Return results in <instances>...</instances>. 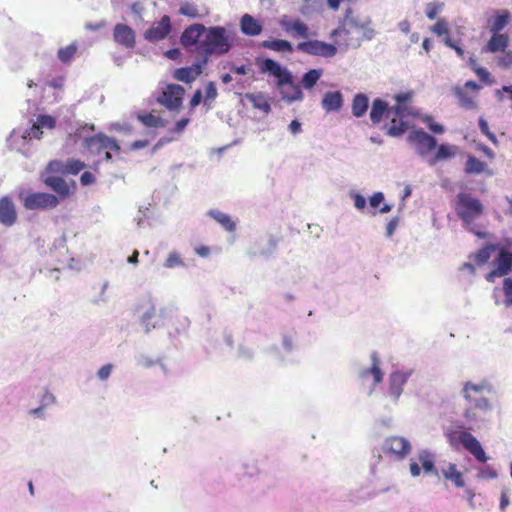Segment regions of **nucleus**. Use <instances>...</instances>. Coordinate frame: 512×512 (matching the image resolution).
Listing matches in <instances>:
<instances>
[{
  "label": "nucleus",
  "instance_id": "obj_28",
  "mask_svg": "<svg viewBox=\"0 0 512 512\" xmlns=\"http://www.w3.org/2000/svg\"><path fill=\"white\" fill-rule=\"evenodd\" d=\"M510 13L507 10H499L495 16L488 21V29L491 33H499L509 23Z\"/></svg>",
  "mask_w": 512,
  "mask_h": 512
},
{
  "label": "nucleus",
  "instance_id": "obj_42",
  "mask_svg": "<svg viewBox=\"0 0 512 512\" xmlns=\"http://www.w3.org/2000/svg\"><path fill=\"white\" fill-rule=\"evenodd\" d=\"M139 121L147 127H165L166 122L159 116L153 114H138Z\"/></svg>",
  "mask_w": 512,
  "mask_h": 512
},
{
  "label": "nucleus",
  "instance_id": "obj_2",
  "mask_svg": "<svg viewBox=\"0 0 512 512\" xmlns=\"http://www.w3.org/2000/svg\"><path fill=\"white\" fill-rule=\"evenodd\" d=\"M412 96V92H404L395 95L394 99L396 104L390 107V113L392 117L391 125L387 130V134L389 136H401L408 129V124L403 119L414 115L412 107L409 105Z\"/></svg>",
  "mask_w": 512,
  "mask_h": 512
},
{
  "label": "nucleus",
  "instance_id": "obj_4",
  "mask_svg": "<svg viewBox=\"0 0 512 512\" xmlns=\"http://www.w3.org/2000/svg\"><path fill=\"white\" fill-rule=\"evenodd\" d=\"M445 436L449 445L454 449H458L462 444L479 462L485 463L488 460L480 442L471 433L449 428L446 430Z\"/></svg>",
  "mask_w": 512,
  "mask_h": 512
},
{
  "label": "nucleus",
  "instance_id": "obj_20",
  "mask_svg": "<svg viewBox=\"0 0 512 512\" xmlns=\"http://www.w3.org/2000/svg\"><path fill=\"white\" fill-rule=\"evenodd\" d=\"M347 22H351L353 31L356 36L360 37L361 42L363 40H371L375 36V30L371 27V19L365 17L363 19L355 16L347 15L345 17Z\"/></svg>",
  "mask_w": 512,
  "mask_h": 512
},
{
  "label": "nucleus",
  "instance_id": "obj_14",
  "mask_svg": "<svg viewBox=\"0 0 512 512\" xmlns=\"http://www.w3.org/2000/svg\"><path fill=\"white\" fill-rule=\"evenodd\" d=\"M495 268L486 275V280L493 282L495 278L506 276L512 270V253L501 249L494 262Z\"/></svg>",
  "mask_w": 512,
  "mask_h": 512
},
{
  "label": "nucleus",
  "instance_id": "obj_34",
  "mask_svg": "<svg viewBox=\"0 0 512 512\" xmlns=\"http://www.w3.org/2000/svg\"><path fill=\"white\" fill-rule=\"evenodd\" d=\"M454 92L462 108L467 110H473L477 108V103L474 97L469 95V93L464 88L456 87Z\"/></svg>",
  "mask_w": 512,
  "mask_h": 512
},
{
  "label": "nucleus",
  "instance_id": "obj_38",
  "mask_svg": "<svg viewBox=\"0 0 512 512\" xmlns=\"http://www.w3.org/2000/svg\"><path fill=\"white\" fill-rule=\"evenodd\" d=\"M113 39L117 44L128 48V26L125 24H117L114 28Z\"/></svg>",
  "mask_w": 512,
  "mask_h": 512
},
{
  "label": "nucleus",
  "instance_id": "obj_3",
  "mask_svg": "<svg viewBox=\"0 0 512 512\" xmlns=\"http://www.w3.org/2000/svg\"><path fill=\"white\" fill-rule=\"evenodd\" d=\"M198 49L203 52V58H207V61L213 54L223 55L228 53L231 49V44L226 29L222 26L206 28L204 38Z\"/></svg>",
  "mask_w": 512,
  "mask_h": 512
},
{
  "label": "nucleus",
  "instance_id": "obj_5",
  "mask_svg": "<svg viewBox=\"0 0 512 512\" xmlns=\"http://www.w3.org/2000/svg\"><path fill=\"white\" fill-rule=\"evenodd\" d=\"M262 71L269 72L275 78H277V86L283 87L288 85L291 89V93L284 94V98L289 101L300 100L303 97V93L298 85L294 84L291 73L283 68L278 62L273 59H265L262 63Z\"/></svg>",
  "mask_w": 512,
  "mask_h": 512
},
{
  "label": "nucleus",
  "instance_id": "obj_46",
  "mask_svg": "<svg viewBox=\"0 0 512 512\" xmlns=\"http://www.w3.org/2000/svg\"><path fill=\"white\" fill-rule=\"evenodd\" d=\"M430 30L438 37H449V24L445 18L438 19L437 22L430 28Z\"/></svg>",
  "mask_w": 512,
  "mask_h": 512
},
{
  "label": "nucleus",
  "instance_id": "obj_6",
  "mask_svg": "<svg viewBox=\"0 0 512 512\" xmlns=\"http://www.w3.org/2000/svg\"><path fill=\"white\" fill-rule=\"evenodd\" d=\"M84 146L91 155L103 157L106 161L118 158L120 154V146L117 141L104 134L86 138Z\"/></svg>",
  "mask_w": 512,
  "mask_h": 512
},
{
  "label": "nucleus",
  "instance_id": "obj_12",
  "mask_svg": "<svg viewBox=\"0 0 512 512\" xmlns=\"http://www.w3.org/2000/svg\"><path fill=\"white\" fill-rule=\"evenodd\" d=\"M168 317V310L164 307H156L149 304L147 309L140 316L142 325L146 332H149L152 328H156L164 323V320Z\"/></svg>",
  "mask_w": 512,
  "mask_h": 512
},
{
  "label": "nucleus",
  "instance_id": "obj_49",
  "mask_svg": "<svg viewBox=\"0 0 512 512\" xmlns=\"http://www.w3.org/2000/svg\"><path fill=\"white\" fill-rule=\"evenodd\" d=\"M40 128L54 129L56 127V119L51 115H39L36 122Z\"/></svg>",
  "mask_w": 512,
  "mask_h": 512
},
{
  "label": "nucleus",
  "instance_id": "obj_33",
  "mask_svg": "<svg viewBox=\"0 0 512 512\" xmlns=\"http://www.w3.org/2000/svg\"><path fill=\"white\" fill-rule=\"evenodd\" d=\"M261 46L263 48L277 52H293L292 44L289 41L283 39L265 40L261 43Z\"/></svg>",
  "mask_w": 512,
  "mask_h": 512
},
{
  "label": "nucleus",
  "instance_id": "obj_17",
  "mask_svg": "<svg viewBox=\"0 0 512 512\" xmlns=\"http://www.w3.org/2000/svg\"><path fill=\"white\" fill-rule=\"evenodd\" d=\"M18 221V212L13 199L10 196L0 197V224L12 227Z\"/></svg>",
  "mask_w": 512,
  "mask_h": 512
},
{
  "label": "nucleus",
  "instance_id": "obj_36",
  "mask_svg": "<svg viewBox=\"0 0 512 512\" xmlns=\"http://www.w3.org/2000/svg\"><path fill=\"white\" fill-rule=\"evenodd\" d=\"M496 249V245L487 244L483 248L479 249L473 255V258L478 265L485 264L491 258V255L496 251Z\"/></svg>",
  "mask_w": 512,
  "mask_h": 512
},
{
  "label": "nucleus",
  "instance_id": "obj_25",
  "mask_svg": "<svg viewBox=\"0 0 512 512\" xmlns=\"http://www.w3.org/2000/svg\"><path fill=\"white\" fill-rule=\"evenodd\" d=\"M492 37L483 48L484 52H504L509 45V38L505 34L492 33Z\"/></svg>",
  "mask_w": 512,
  "mask_h": 512
},
{
  "label": "nucleus",
  "instance_id": "obj_62",
  "mask_svg": "<svg viewBox=\"0 0 512 512\" xmlns=\"http://www.w3.org/2000/svg\"><path fill=\"white\" fill-rule=\"evenodd\" d=\"M398 222H399L398 218L395 217L387 223L386 234L388 237H391L394 234V231L398 225Z\"/></svg>",
  "mask_w": 512,
  "mask_h": 512
},
{
  "label": "nucleus",
  "instance_id": "obj_32",
  "mask_svg": "<svg viewBox=\"0 0 512 512\" xmlns=\"http://www.w3.org/2000/svg\"><path fill=\"white\" fill-rule=\"evenodd\" d=\"M407 381V375L403 372L396 371L390 375L389 392L395 398H398L402 393V386Z\"/></svg>",
  "mask_w": 512,
  "mask_h": 512
},
{
  "label": "nucleus",
  "instance_id": "obj_59",
  "mask_svg": "<svg viewBox=\"0 0 512 512\" xmlns=\"http://www.w3.org/2000/svg\"><path fill=\"white\" fill-rule=\"evenodd\" d=\"M474 71L481 81L486 82V83L492 82L490 80V73L485 68L477 67L474 69Z\"/></svg>",
  "mask_w": 512,
  "mask_h": 512
},
{
  "label": "nucleus",
  "instance_id": "obj_44",
  "mask_svg": "<svg viewBox=\"0 0 512 512\" xmlns=\"http://www.w3.org/2000/svg\"><path fill=\"white\" fill-rule=\"evenodd\" d=\"M86 167V164L74 158H69L65 162V175H77Z\"/></svg>",
  "mask_w": 512,
  "mask_h": 512
},
{
  "label": "nucleus",
  "instance_id": "obj_41",
  "mask_svg": "<svg viewBox=\"0 0 512 512\" xmlns=\"http://www.w3.org/2000/svg\"><path fill=\"white\" fill-rule=\"evenodd\" d=\"M247 99L252 103L253 107L263 111L269 112L271 107L267 99L262 94H247Z\"/></svg>",
  "mask_w": 512,
  "mask_h": 512
},
{
  "label": "nucleus",
  "instance_id": "obj_64",
  "mask_svg": "<svg viewBox=\"0 0 512 512\" xmlns=\"http://www.w3.org/2000/svg\"><path fill=\"white\" fill-rule=\"evenodd\" d=\"M202 101V92L201 90H196L190 100V107L194 108L198 106Z\"/></svg>",
  "mask_w": 512,
  "mask_h": 512
},
{
  "label": "nucleus",
  "instance_id": "obj_22",
  "mask_svg": "<svg viewBox=\"0 0 512 512\" xmlns=\"http://www.w3.org/2000/svg\"><path fill=\"white\" fill-rule=\"evenodd\" d=\"M171 31V21L169 16L164 15L161 20L155 23L145 32V38L151 42L163 40Z\"/></svg>",
  "mask_w": 512,
  "mask_h": 512
},
{
  "label": "nucleus",
  "instance_id": "obj_19",
  "mask_svg": "<svg viewBox=\"0 0 512 512\" xmlns=\"http://www.w3.org/2000/svg\"><path fill=\"white\" fill-rule=\"evenodd\" d=\"M207 64V58H202L201 61L194 63L190 67H181L174 71V79L190 84L195 81L203 72V68Z\"/></svg>",
  "mask_w": 512,
  "mask_h": 512
},
{
  "label": "nucleus",
  "instance_id": "obj_15",
  "mask_svg": "<svg viewBox=\"0 0 512 512\" xmlns=\"http://www.w3.org/2000/svg\"><path fill=\"white\" fill-rule=\"evenodd\" d=\"M330 37L335 39L338 38L339 41H337V43L343 44L346 47H357L361 44L360 37L356 36V33H354L351 22H347L345 19L337 29H334L330 33Z\"/></svg>",
  "mask_w": 512,
  "mask_h": 512
},
{
  "label": "nucleus",
  "instance_id": "obj_47",
  "mask_svg": "<svg viewBox=\"0 0 512 512\" xmlns=\"http://www.w3.org/2000/svg\"><path fill=\"white\" fill-rule=\"evenodd\" d=\"M444 3L442 2H431L425 6V14L430 20L436 19L437 15L443 10Z\"/></svg>",
  "mask_w": 512,
  "mask_h": 512
},
{
  "label": "nucleus",
  "instance_id": "obj_51",
  "mask_svg": "<svg viewBox=\"0 0 512 512\" xmlns=\"http://www.w3.org/2000/svg\"><path fill=\"white\" fill-rule=\"evenodd\" d=\"M183 265H184V262L177 252H171L168 255V257L164 263V266L166 268H174V267L183 266Z\"/></svg>",
  "mask_w": 512,
  "mask_h": 512
},
{
  "label": "nucleus",
  "instance_id": "obj_60",
  "mask_svg": "<svg viewBox=\"0 0 512 512\" xmlns=\"http://www.w3.org/2000/svg\"><path fill=\"white\" fill-rule=\"evenodd\" d=\"M428 128L436 134H441L444 131V128L441 124L435 123L431 117H428L426 120Z\"/></svg>",
  "mask_w": 512,
  "mask_h": 512
},
{
  "label": "nucleus",
  "instance_id": "obj_23",
  "mask_svg": "<svg viewBox=\"0 0 512 512\" xmlns=\"http://www.w3.org/2000/svg\"><path fill=\"white\" fill-rule=\"evenodd\" d=\"M206 27L203 24L195 23L188 26L180 37V43L182 46L188 48L196 45H200V38L204 35Z\"/></svg>",
  "mask_w": 512,
  "mask_h": 512
},
{
  "label": "nucleus",
  "instance_id": "obj_40",
  "mask_svg": "<svg viewBox=\"0 0 512 512\" xmlns=\"http://www.w3.org/2000/svg\"><path fill=\"white\" fill-rule=\"evenodd\" d=\"M78 51V45L76 42L69 44L66 47H62L58 50V58L62 63H69Z\"/></svg>",
  "mask_w": 512,
  "mask_h": 512
},
{
  "label": "nucleus",
  "instance_id": "obj_63",
  "mask_svg": "<svg viewBox=\"0 0 512 512\" xmlns=\"http://www.w3.org/2000/svg\"><path fill=\"white\" fill-rule=\"evenodd\" d=\"M354 205L357 209L362 210L366 207V199L360 194H355Z\"/></svg>",
  "mask_w": 512,
  "mask_h": 512
},
{
  "label": "nucleus",
  "instance_id": "obj_1",
  "mask_svg": "<svg viewBox=\"0 0 512 512\" xmlns=\"http://www.w3.org/2000/svg\"><path fill=\"white\" fill-rule=\"evenodd\" d=\"M491 387L487 381L474 384L470 381L463 386L462 394L467 402L464 411V418L468 422H475L480 418L481 414H485L491 409L489 400L484 397L485 391H490Z\"/></svg>",
  "mask_w": 512,
  "mask_h": 512
},
{
  "label": "nucleus",
  "instance_id": "obj_10",
  "mask_svg": "<svg viewBox=\"0 0 512 512\" xmlns=\"http://www.w3.org/2000/svg\"><path fill=\"white\" fill-rule=\"evenodd\" d=\"M410 442L401 436L387 437L382 444L384 454L394 457L396 460H403L411 452Z\"/></svg>",
  "mask_w": 512,
  "mask_h": 512
},
{
  "label": "nucleus",
  "instance_id": "obj_27",
  "mask_svg": "<svg viewBox=\"0 0 512 512\" xmlns=\"http://www.w3.org/2000/svg\"><path fill=\"white\" fill-rule=\"evenodd\" d=\"M371 367L368 369H364L361 372V377L363 379H366L369 377V375L373 376V384H379L383 380V372L380 369V360L378 357V354L376 352H373L371 354Z\"/></svg>",
  "mask_w": 512,
  "mask_h": 512
},
{
  "label": "nucleus",
  "instance_id": "obj_16",
  "mask_svg": "<svg viewBox=\"0 0 512 512\" xmlns=\"http://www.w3.org/2000/svg\"><path fill=\"white\" fill-rule=\"evenodd\" d=\"M417 460L418 461L411 459L409 464L410 473L413 477H418L420 475L421 470L419 464H421L425 473H433L438 476V470L435 468L434 457L429 451H421L417 456Z\"/></svg>",
  "mask_w": 512,
  "mask_h": 512
},
{
  "label": "nucleus",
  "instance_id": "obj_45",
  "mask_svg": "<svg viewBox=\"0 0 512 512\" xmlns=\"http://www.w3.org/2000/svg\"><path fill=\"white\" fill-rule=\"evenodd\" d=\"M321 75H322L321 70H317V69L309 70L308 72H306L304 74V76L302 78V85L307 89L312 88L317 83V81L320 79Z\"/></svg>",
  "mask_w": 512,
  "mask_h": 512
},
{
  "label": "nucleus",
  "instance_id": "obj_54",
  "mask_svg": "<svg viewBox=\"0 0 512 512\" xmlns=\"http://www.w3.org/2000/svg\"><path fill=\"white\" fill-rule=\"evenodd\" d=\"M498 65L502 68H509L512 66V51H504L498 58Z\"/></svg>",
  "mask_w": 512,
  "mask_h": 512
},
{
  "label": "nucleus",
  "instance_id": "obj_11",
  "mask_svg": "<svg viewBox=\"0 0 512 512\" xmlns=\"http://www.w3.org/2000/svg\"><path fill=\"white\" fill-rule=\"evenodd\" d=\"M297 50L313 56L330 58L336 55L335 45L320 40H308L297 44Z\"/></svg>",
  "mask_w": 512,
  "mask_h": 512
},
{
  "label": "nucleus",
  "instance_id": "obj_31",
  "mask_svg": "<svg viewBox=\"0 0 512 512\" xmlns=\"http://www.w3.org/2000/svg\"><path fill=\"white\" fill-rule=\"evenodd\" d=\"M368 107H369V99H368L367 95H365L363 93H358L354 96V98L352 100L351 110H352V114L355 117L360 118V117L364 116L368 110Z\"/></svg>",
  "mask_w": 512,
  "mask_h": 512
},
{
  "label": "nucleus",
  "instance_id": "obj_52",
  "mask_svg": "<svg viewBox=\"0 0 512 512\" xmlns=\"http://www.w3.org/2000/svg\"><path fill=\"white\" fill-rule=\"evenodd\" d=\"M503 292L506 298V304L512 305V279L505 278L503 281Z\"/></svg>",
  "mask_w": 512,
  "mask_h": 512
},
{
  "label": "nucleus",
  "instance_id": "obj_50",
  "mask_svg": "<svg viewBox=\"0 0 512 512\" xmlns=\"http://www.w3.org/2000/svg\"><path fill=\"white\" fill-rule=\"evenodd\" d=\"M479 128H480V131L495 145L498 144V140L495 136L494 133H492L489 129V126H488V123L487 121L483 118V117H480L479 119Z\"/></svg>",
  "mask_w": 512,
  "mask_h": 512
},
{
  "label": "nucleus",
  "instance_id": "obj_26",
  "mask_svg": "<svg viewBox=\"0 0 512 512\" xmlns=\"http://www.w3.org/2000/svg\"><path fill=\"white\" fill-rule=\"evenodd\" d=\"M442 476L451 481L457 488H463L465 486V480L462 472L457 469V465L454 463H448L441 469Z\"/></svg>",
  "mask_w": 512,
  "mask_h": 512
},
{
  "label": "nucleus",
  "instance_id": "obj_35",
  "mask_svg": "<svg viewBox=\"0 0 512 512\" xmlns=\"http://www.w3.org/2000/svg\"><path fill=\"white\" fill-rule=\"evenodd\" d=\"M209 215L215 219L225 230L229 232H233L235 230L236 225L229 215L217 210L210 211Z\"/></svg>",
  "mask_w": 512,
  "mask_h": 512
},
{
  "label": "nucleus",
  "instance_id": "obj_56",
  "mask_svg": "<svg viewBox=\"0 0 512 512\" xmlns=\"http://www.w3.org/2000/svg\"><path fill=\"white\" fill-rule=\"evenodd\" d=\"M444 43L447 47L454 49V51L459 57H464V50L459 45H457L455 41L452 40L450 37H445Z\"/></svg>",
  "mask_w": 512,
  "mask_h": 512
},
{
  "label": "nucleus",
  "instance_id": "obj_48",
  "mask_svg": "<svg viewBox=\"0 0 512 512\" xmlns=\"http://www.w3.org/2000/svg\"><path fill=\"white\" fill-rule=\"evenodd\" d=\"M180 14L189 18H197L199 16L198 9L194 4L185 2L180 6Z\"/></svg>",
  "mask_w": 512,
  "mask_h": 512
},
{
  "label": "nucleus",
  "instance_id": "obj_8",
  "mask_svg": "<svg viewBox=\"0 0 512 512\" xmlns=\"http://www.w3.org/2000/svg\"><path fill=\"white\" fill-rule=\"evenodd\" d=\"M19 199L26 210H51L59 205V198L46 192L21 191Z\"/></svg>",
  "mask_w": 512,
  "mask_h": 512
},
{
  "label": "nucleus",
  "instance_id": "obj_29",
  "mask_svg": "<svg viewBox=\"0 0 512 512\" xmlns=\"http://www.w3.org/2000/svg\"><path fill=\"white\" fill-rule=\"evenodd\" d=\"M241 31L248 36H257L262 32V25L251 15L245 14L240 20Z\"/></svg>",
  "mask_w": 512,
  "mask_h": 512
},
{
  "label": "nucleus",
  "instance_id": "obj_13",
  "mask_svg": "<svg viewBox=\"0 0 512 512\" xmlns=\"http://www.w3.org/2000/svg\"><path fill=\"white\" fill-rule=\"evenodd\" d=\"M408 141L420 156H425L436 147V139L422 129L412 131L408 136Z\"/></svg>",
  "mask_w": 512,
  "mask_h": 512
},
{
  "label": "nucleus",
  "instance_id": "obj_21",
  "mask_svg": "<svg viewBox=\"0 0 512 512\" xmlns=\"http://www.w3.org/2000/svg\"><path fill=\"white\" fill-rule=\"evenodd\" d=\"M43 183L52 189L60 198H67L72 194L75 182L72 181L70 186L62 177L55 175H47L42 178Z\"/></svg>",
  "mask_w": 512,
  "mask_h": 512
},
{
  "label": "nucleus",
  "instance_id": "obj_7",
  "mask_svg": "<svg viewBox=\"0 0 512 512\" xmlns=\"http://www.w3.org/2000/svg\"><path fill=\"white\" fill-rule=\"evenodd\" d=\"M457 216L466 224L471 225L484 212V206L481 201L471 194L460 192L457 195L455 206Z\"/></svg>",
  "mask_w": 512,
  "mask_h": 512
},
{
  "label": "nucleus",
  "instance_id": "obj_9",
  "mask_svg": "<svg viewBox=\"0 0 512 512\" xmlns=\"http://www.w3.org/2000/svg\"><path fill=\"white\" fill-rule=\"evenodd\" d=\"M185 89L178 84H169L157 97V102L170 111H178L182 107Z\"/></svg>",
  "mask_w": 512,
  "mask_h": 512
},
{
  "label": "nucleus",
  "instance_id": "obj_43",
  "mask_svg": "<svg viewBox=\"0 0 512 512\" xmlns=\"http://www.w3.org/2000/svg\"><path fill=\"white\" fill-rule=\"evenodd\" d=\"M486 164L474 156H468L465 172L467 174H480L484 171Z\"/></svg>",
  "mask_w": 512,
  "mask_h": 512
},
{
  "label": "nucleus",
  "instance_id": "obj_24",
  "mask_svg": "<svg viewBox=\"0 0 512 512\" xmlns=\"http://www.w3.org/2000/svg\"><path fill=\"white\" fill-rule=\"evenodd\" d=\"M384 116L391 120L390 107L384 100L374 99L370 110V120L373 124H379Z\"/></svg>",
  "mask_w": 512,
  "mask_h": 512
},
{
  "label": "nucleus",
  "instance_id": "obj_55",
  "mask_svg": "<svg viewBox=\"0 0 512 512\" xmlns=\"http://www.w3.org/2000/svg\"><path fill=\"white\" fill-rule=\"evenodd\" d=\"M217 89L213 82H209L205 88V101L214 100L217 97Z\"/></svg>",
  "mask_w": 512,
  "mask_h": 512
},
{
  "label": "nucleus",
  "instance_id": "obj_37",
  "mask_svg": "<svg viewBox=\"0 0 512 512\" xmlns=\"http://www.w3.org/2000/svg\"><path fill=\"white\" fill-rule=\"evenodd\" d=\"M47 175H65V162L61 160L50 161L42 172V178Z\"/></svg>",
  "mask_w": 512,
  "mask_h": 512
},
{
  "label": "nucleus",
  "instance_id": "obj_39",
  "mask_svg": "<svg viewBox=\"0 0 512 512\" xmlns=\"http://www.w3.org/2000/svg\"><path fill=\"white\" fill-rule=\"evenodd\" d=\"M453 156H454V151L452 150V148L448 145L441 144L440 146H438L437 152L434 155V157H432L429 160V164L435 165L437 162L449 159Z\"/></svg>",
  "mask_w": 512,
  "mask_h": 512
},
{
  "label": "nucleus",
  "instance_id": "obj_57",
  "mask_svg": "<svg viewBox=\"0 0 512 512\" xmlns=\"http://www.w3.org/2000/svg\"><path fill=\"white\" fill-rule=\"evenodd\" d=\"M95 181H96V178H95L94 174L89 171H85L80 177V182L83 186L91 185V184L95 183Z\"/></svg>",
  "mask_w": 512,
  "mask_h": 512
},
{
  "label": "nucleus",
  "instance_id": "obj_61",
  "mask_svg": "<svg viewBox=\"0 0 512 512\" xmlns=\"http://www.w3.org/2000/svg\"><path fill=\"white\" fill-rule=\"evenodd\" d=\"M111 372H112V365L106 364L98 370V377L101 380H106L110 376Z\"/></svg>",
  "mask_w": 512,
  "mask_h": 512
},
{
  "label": "nucleus",
  "instance_id": "obj_58",
  "mask_svg": "<svg viewBox=\"0 0 512 512\" xmlns=\"http://www.w3.org/2000/svg\"><path fill=\"white\" fill-rule=\"evenodd\" d=\"M384 200V195L382 192H376L374 193L370 199H369V204L372 208H377L380 203H382Z\"/></svg>",
  "mask_w": 512,
  "mask_h": 512
},
{
  "label": "nucleus",
  "instance_id": "obj_18",
  "mask_svg": "<svg viewBox=\"0 0 512 512\" xmlns=\"http://www.w3.org/2000/svg\"><path fill=\"white\" fill-rule=\"evenodd\" d=\"M279 24L287 34L292 35L293 37H309L308 25L298 18L293 19L284 15L281 17Z\"/></svg>",
  "mask_w": 512,
  "mask_h": 512
},
{
  "label": "nucleus",
  "instance_id": "obj_53",
  "mask_svg": "<svg viewBox=\"0 0 512 512\" xmlns=\"http://www.w3.org/2000/svg\"><path fill=\"white\" fill-rule=\"evenodd\" d=\"M42 134H43V131L40 128V126L37 123H34L32 125V127H30L28 130H26L25 138L40 139Z\"/></svg>",
  "mask_w": 512,
  "mask_h": 512
},
{
  "label": "nucleus",
  "instance_id": "obj_30",
  "mask_svg": "<svg viewBox=\"0 0 512 512\" xmlns=\"http://www.w3.org/2000/svg\"><path fill=\"white\" fill-rule=\"evenodd\" d=\"M343 106V96L340 91L327 92L322 99V107L327 112L338 111Z\"/></svg>",
  "mask_w": 512,
  "mask_h": 512
}]
</instances>
